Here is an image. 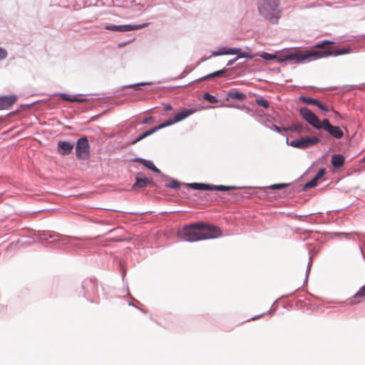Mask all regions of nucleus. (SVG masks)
Returning <instances> with one entry per match:
<instances>
[{"instance_id":"10","label":"nucleus","mask_w":365,"mask_h":365,"mask_svg":"<svg viewBox=\"0 0 365 365\" xmlns=\"http://www.w3.org/2000/svg\"><path fill=\"white\" fill-rule=\"evenodd\" d=\"M322 128L324 130L327 131L331 136L336 139H340L343 137L344 133L339 126L332 125L328 119L322 120Z\"/></svg>"},{"instance_id":"15","label":"nucleus","mask_w":365,"mask_h":365,"mask_svg":"<svg viewBox=\"0 0 365 365\" xmlns=\"http://www.w3.org/2000/svg\"><path fill=\"white\" fill-rule=\"evenodd\" d=\"M345 162V158L342 155L336 154L331 157V164L334 168H341Z\"/></svg>"},{"instance_id":"19","label":"nucleus","mask_w":365,"mask_h":365,"mask_svg":"<svg viewBox=\"0 0 365 365\" xmlns=\"http://www.w3.org/2000/svg\"><path fill=\"white\" fill-rule=\"evenodd\" d=\"M187 187H191L194 190H210L212 188V186L211 185L198 182L188 184Z\"/></svg>"},{"instance_id":"32","label":"nucleus","mask_w":365,"mask_h":365,"mask_svg":"<svg viewBox=\"0 0 365 365\" xmlns=\"http://www.w3.org/2000/svg\"><path fill=\"white\" fill-rule=\"evenodd\" d=\"M6 56H7L6 51L0 47V60L6 58Z\"/></svg>"},{"instance_id":"2","label":"nucleus","mask_w":365,"mask_h":365,"mask_svg":"<svg viewBox=\"0 0 365 365\" xmlns=\"http://www.w3.org/2000/svg\"><path fill=\"white\" fill-rule=\"evenodd\" d=\"M278 0H262L259 3V13L272 24L277 22L279 19Z\"/></svg>"},{"instance_id":"14","label":"nucleus","mask_w":365,"mask_h":365,"mask_svg":"<svg viewBox=\"0 0 365 365\" xmlns=\"http://www.w3.org/2000/svg\"><path fill=\"white\" fill-rule=\"evenodd\" d=\"M365 298V285L361 287L359 291L350 299L351 304H358Z\"/></svg>"},{"instance_id":"8","label":"nucleus","mask_w":365,"mask_h":365,"mask_svg":"<svg viewBox=\"0 0 365 365\" xmlns=\"http://www.w3.org/2000/svg\"><path fill=\"white\" fill-rule=\"evenodd\" d=\"M319 143V139L317 137H306L292 140L289 145L294 148L299 149H306Z\"/></svg>"},{"instance_id":"25","label":"nucleus","mask_w":365,"mask_h":365,"mask_svg":"<svg viewBox=\"0 0 365 365\" xmlns=\"http://www.w3.org/2000/svg\"><path fill=\"white\" fill-rule=\"evenodd\" d=\"M212 188L211 190H219V191H227L233 189V187L225 186V185H212Z\"/></svg>"},{"instance_id":"23","label":"nucleus","mask_w":365,"mask_h":365,"mask_svg":"<svg viewBox=\"0 0 365 365\" xmlns=\"http://www.w3.org/2000/svg\"><path fill=\"white\" fill-rule=\"evenodd\" d=\"M133 161L140 163V164L145 165L146 168L149 169H150L151 167L153 166L154 165L151 161L143 158H135V160H133Z\"/></svg>"},{"instance_id":"35","label":"nucleus","mask_w":365,"mask_h":365,"mask_svg":"<svg viewBox=\"0 0 365 365\" xmlns=\"http://www.w3.org/2000/svg\"><path fill=\"white\" fill-rule=\"evenodd\" d=\"M273 129H274L276 132H277V133H281V132H282V130H283V128H281L280 127H279V126H277V125H275L273 126Z\"/></svg>"},{"instance_id":"1","label":"nucleus","mask_w":365,"mask_h":365,"mask_svg":"<svg viewBox=\"0 0 365 365\" xmlns=\"http://www.w3.org/2000/svg\"><path fill=\"white\" fill-rule=\"evenodd\" d=\"M334 42L325 40L322 43H317L314 48L307 51L306 52H294L292 53H289L284 56L282 58L279 59V62H283L284 61H292L297 63H304L308 59L310 58H326L330 56H340L343 54H346L350 52L349 48H343L340 49H334L332 47H326L327 46H330L333 44Z\"/></svg>"},{"instance_id":"4","label":"nucleus","mask_w":365,"mask_h":365,"mask_svg":"<svg viewBox=\"0 0 365 365\" xmlns=\"http://www.w3.org/2000/svg\"><path fill=\"white\" fill-rule=\"evenodd\" d=\"M177 235L179 238L185 241H199L200 240V223L185 226L182 229L178 232Z\"/></svg>"},{"instance_id":"28","label":"nucleus","mask_w":365,"mask_h":365,"mask_svg":"<svg viewBox=\"0 0 365 365\" xmlns=\"http://www.w3.org/2000/svg\"><path fill=\"white\" fill-rule=\"evenodd\" d=\"M287 186V184L285 183H279V184H273L269 188L272 190H276V189H282Z\"/></svg>"},{"instance_id":"36","label":"nucleus","mask_w":365,"mask_h":365,"mask_svg":"<svg viewBox=\"0 0 365 365\" xmlns=\"http://www.w3.org/2000/svg\"><path fill=\"white\" fill-rule=\"evenodd\" d=\"M150 170L157 173H159L160 172V170L158 168H157L154 165L153 166L151 167Z\"/></svg>"},{"instance_id":"22","label":"nucleus","mask_w":365,"mask_h":365,"mask_svg":"<svg viewBox=\"0 0 365 365\" xmlns=\"http://www.w3.org/2000/svg\"><path fill=\"white\" fill-rule=\"evenodd\" d=\"M61 96L63 100H65V101H67L69 102H82V101H83V100H82V99H80L76 96H72L68 95L66 93H62L61 95Z\"/></svg>"},{"instance_id":"27","label":"nucleus","mask_w":365,"mask_h":365,"mask_svg":"<svg viewBox=\"0 0 365 365\" xmlns=\"http://www.w3.org/2000/svg\"><path fill=\"white\" fill-rule=\"evenodd\" d=\"M203 98L205 100L209 101L211 103H217V101L216 98L214 96H212L208 93H205Z\"/></svg>"},{"instance_id":"38","label":"nucleus","mask_w":365,"mask_h":365,"mask_svg":"<svg viewBox=\"0 0 365 365\" xmlns=\"http://www.w3.org/2000/svg\"><path fill=\"white\" fill-rule=\"evenodd\" d=\"M361 163H365V155L361 160Z\"/></svg>"},{"instance_id":"6","label":"nucleus","mask_w":365,"mask_h":365,"mask_svg":"<svg viewBox=\"0 0 365 365\" xmlns=\"http://www.w3.org/2000/svg\"><path fill=\"white\" fill-rule=\"evenodd\" d=\"M222 235L220 227L208 224L200 223V240L214 239Z\"/></svg>"},{"instance_id":"13","label":"nucleus","mask_w":365,"mask_h":365,"mask_svg":"<svg viewBox=\"0 0 365 365\" xmlns=\"http://www.w3.org/2000/svg\"><path fill=\"white\" fill-rule=\"evenodd\" d=\"M300 101L304 102V103H307V104H309V105L316 106L320 110H323L324 112H328L329 110V108L326 106L322 104L317 99L312 98H309V97L302 96V97H300Z\"/></svg>"},{"instance_id":"37","label":"nucleus","mask_w":365,"mask_h":365,"mask_svg":"<svg viewBox=\"0 0 365 365\" xmlns=\"http://www.w3.org/2000/svg\"><path fill=\"white\" fill-rule=\"evenodd\" d=\"M164 110H165V111L170 110H172V106H171L170 104L166 105V106L164 107Z\"/></svg>"},{"instance_id":"33","label":"nucleus","mask_w":365,"mask_h":365,"mask_svg":"<svg viewBox=\"0 0 365 365\" xmlns=\"http://www.w3.org/2000/svg\"><path fill=\"white\" fill-rule=\"evenodd\" d=\"M153 120H154L153 117H152V116H149V117H148V118H145V119L143 120V122H142V123H144V124H148V123H153Z\"/></svg>"},{"instance_id":"16","label":"nucleus","mask_w":365,"mask_h":365,"mask_svg":"<svg viewBox=\"0 0 365 365\" xmlns=\"http://www.w3.org/2000/svg\"><path fill=\"white\" fill-rule=\"evenodd\" d=\"M147 24H144L142 25H121L116 26L117 29L115 31H130L133 30H137L145 27Z\"/></svg>"},{"instance_id":"31","label":"nucleus","mask_w":365,"mask_h":365,"mask_svg":"<svg viewBox=\"0 0 365 365\" xmlns=\"http://www.w3.org/2000/svg\"><path fill=\"white\" fill-rule=\"evenodd\" d=\"M325 175V170L324 169H320L316 176L314 177L318 180L321 179L324 175Z\"/></svg>"},{"instance_id":"21","label":"nucleus","mask_w":365,"mask_h":365,"mask_svg":"<svg viewBox=\"0 0 365 365\" xmlns=\"http://www.w3.org/2000/svg\"><path fill=\"white\" fill-rule=\"evenodd\" d=\"M284 131H292L302 133L304 130V126L302 124H293L288 128H283Z\"/></svg>"},{"instance_id":"20","label":"nucleus","mask_w":365,"mask_h":365,"mask_svg":"<svg viewBox=\"0 0 365 365\" xmlns=\"http://www.w3.org/2000/svg\"><path fill=\"white\" fill-rule=\"evenodd\" d=\"M227 70L226 69H222V70H220V71H215V72H213L212 73H210L207 76H205L202 78H200L199 79L200 81H205V80H208L211 78H213V77H220V76H222V75H224L225 73H226Z\"/></svg>"},{"instance_id":"9","label":"nucleus","mask_w":365,"mask_h":365,"mask_svg":"<svg viewBox=\"0 0 365 365\" xmlns=\"http://www.w3.org/2000/svg\"><path fill=\"white\" fill-rule=\"evenodd\" d=\"M76 156L78 159L86 160L89 154V144L86 138H81L76 146Z\"/></svg>"},{"instance_id":"5","label":"nucleus","mask_w":365,"mask_h":365,"mask_svg":"<svg viewBox=\"0 0 365 365\" xmlns=\"http://www.w3.org/2000/svg\"><path fill=\"white\" fill-rule=\"evenodd\" d=\"M237 55V57L235 59L230 60L227 63V66L232 65L235 62H236L240 58H251L252 56L248 53L242 52V49L240 48H227V47H222L218 51H213L212 56H222V55Z\"/></svg>"},{"instance_id":"34","label":"nucleus","mask_w":365,"mask_h":365,"mask_svg":"<svg viewBox=\"0 0 365 365\" xmlns=\"http://www.w3.org/2000/svg\"><path fill=\"white\" fill-rule=\"evenodd\" d=\"M105 29L107 30L115 31L117 27L115 25H107V26H106Z\"/></svg>"},{"instance_id":"7","label":"nucleus","mask_w":365,"mask_h":365,"mask_svg":"<svg viewBox=\"0 0 365 365\" xmlns=\"http://www.w3.org/2000/svg\"><path fill=\"white\" fill-rule=\"evenodd\" d=\"M299 113L302 117L312 126L317 129L322 128V121L307 108H302L299 109Z\"/></svg>"},{"instance_id":"30","label":"nucleus","mask_w":365,"mask_h":365,"mask_svg":"<svg viewBox=\"0 0 365 365\" xmlns=\"http://www.w3.org/2000/svg\"><path fill=\"white\" fill-rule=\"evenodd\" d=\"M170 188L176 189L180 187V183L177 180H172L168 185Z\"/></svg>"},{"instance_id":"12","label":"nucleus","mask_w":365,"mask_h":365,"mask_svg":"<svg viewBox=\"0 0 365 365\" xmlns=\"http://www.w3.org/2000/svg\"><path fill=\"white\" fill-rule=\"evenodd\" d=\"M73 149V144L66 141H59L58 143V153L62 155L70 154Z\"/></svg>"},{"instance_id":"11","label":"nucleus","mask_w":365,"mask_h":365,"mask_svg":"<svg viewBox=\"0 0 365 365\" xmlns=\"http://www.w3.org/2000/svg\"><path fill=\"white\" fill-rule=\"evenodd\" d=\"M16 101L17 96L14 95L0 96V110L11 108Z\"/></svg>"},{"instance_id":"24","label":"nucleus","mask_w":365,"mask_h":365,"mask_svg":"<svg viewBox=\"0 0 365 365\" xmlns=\"http://www.w3.org/2000/svg\"><path fill=\"white\" fill-rule=\"evenodd\" d=\"M256 103L264 108H267L269 106V101L263 98L256 99Z\"/></svg>"},{"instance_id":"17","label":"nucleus","mask_w":365,"mask_h":365,"mask_svg":"<svg viewBox=\"0 0 365 365\" xmlns=\"http://www.w3.org/2000/svg\"><path fill=\"white\" fill-rule=\"evenodd\" d=\"M150 183H151L150 180L149 179H148L147 178H137L135 184L133 185V189L136 190V189H139V188L145 187Z\"/></svg>"},{"instance_id":"18","label":"nucleus","mask_w":365,"mask_h":365,"mask_svg":"<svg viewBox=\"0 0 365 365\" xmlns=\"http://www.w3.org/2000/svg\"><path fill=\"white\" fill-rule=\"evenodd\" d=\"M234 99L238 101H243L246 98V95L243 93L239 92L237 91H230L227 94V99Z\"/></svg>"},{"instance_id":"3","label":"nucleus","mask_w":365,"mask_h":365,"mask_svg":"<svg viewBox=\"0 0 365 365\" xmlns=\"http://www.w3.org/2000/svg\"><path fill=\"white\" fill-rule=\"evenodd\" d=\"M193 112L192 110H183L182 111L176 113L173 120L170 119V120H167L166 122L160 124L158 126H156V127L145 132L144 133L140 135L137 139H135L133 142V144H135L137 142H139L140 140L144 139L145 138L153 134L154 133H155L156 131H158L160 129H162L167 126L171 125L175 123H178V122L186 118L187 116H189Z\"/></svg>"},{"instance_id":"29","label":"nucleus","mask_w":365,"mask_h":365,"mask_svg":"<svg viewBox=\"0 0 365 365\" xmlns=\"http://www.w3.org/2000/svg\"><path fill=\"white\" fill-rule=\"evenodd\" d=\"M262 58L265 60H272L276 58V56L268 53H263L261 55Z\"/></svg>"},{"instance_id":"26","label":"nucleus","mask_w":365,"mask_h":365,"mask_svg":"<svg viewBox=\"0 0 365 365\" xmlns=\"http://www.w3.org/2000/svg\"><path fill=\"white\" fill-rule=\"evenodd\" d=\"M318 183V180L315 178H314L312 180H311L310 181L307 182L305 185H304V188H312V187H314L315 186H317Z\"/></svg>"}]
</instances>
